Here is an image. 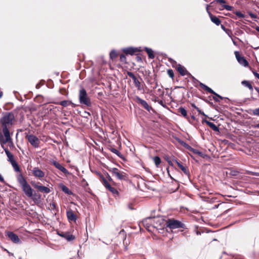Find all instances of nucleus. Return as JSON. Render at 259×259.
I'll return each mask as SVG.
<instances>
[{"instance_id": "nucleus-1", "label": "nucleus", "mask_w": 259, "mask_h": 259, "mask_svg": "<svg viewBox=\"0 0 259 259\" xmlns=\"http://www.w3.org/2000/svg\"><path fill=\"white\" fill-rule=\"evenodd\" d=\"M15 121L14 114L12 112L6 113L1 119V130L4 136H1L0 143L2 145L8 143L12 142L11 138L10 130L12 127ZM4 147L3 146H2Z\"/></svg>"}, {"instance_id": "nucleus-2", "label": "nucleus", "mask_w": 259, "mask_h": 259, "mask_svg": "<svg viewBox=\"0 0 259 259\" xmlns=\"http://www.w3.org/2000/svg\"><path fill=\"white\" fill-rule=\"evenodd\" d=\"M17 181L21 186L23 192L27 197L32 198L34 201L36 200V197H38L39 199L40 198L41 196L39 194L37 195L36 193H33V190L22 174L18 175Z\"/></svg>"}, {"instance_id": "nucleus-3", "label": "nucleus", "mask_w": 259, "mask_h": 259, "mask_svg": "<svg viewBox=\"0 0 259 259\" xmlns=\"http://www.w3.org/2000/svg\"><path fill=\"white\" fill-rule=\"evenodd\" d=\"M99 179L107 190L110 192L115 196H119L118 190L114 187L116 186V183L108 173H106V178L102 175H100Z\"/></svg>"}, {"instance_id": "nucleus-4", "label": "nucleus", "mask_w": 259, "mask_h": 259, "mask_svg": "<svg viewBox=\"0 0 259 259\" xmlns=\"http://www.w3.org/2000/svg\"><path fill=\"white\" fill-rule=\"evenodd\" d=\"M79 103L87 107H91L92 103L90 98L88 97L85 90L83 88L79 90Z\"/></svg>"}, {"instance_id": "nucleus-5", "label": "nucleus", "mask_w": 259, "mask_h": 259, "mask_svg": "<svg viewBox=\"0 0 259 259\" xmlns=\"http://www.w3.org/2000/svg\"><path fill=\"white\" fill-rule=\"evenodd\" d=\"M108 170L109 172L112 173L113 176H115L119 180L125 181H127L128 180L127 174L122 171H120L117 168H110L108 169Z\"/></svg>"}, {"instance_id": "nucleus-6", "label": "nucleus", "mask_w": 259, "mask_h": 259, "mask_svg": "<svg viewBox=\"0 0 259 259\" xmlns=\"http://www.w3.org/2000/svg\"><path fill=\"white\" fill-rule=\"evenodd\" d=\"M166 226L170 229H186V225L182 222L175 220L174 219H168L166 221Z\"/></svg>"}, {"instance_id": "nucleus-7", "label": "nucleus", "mask_w": 259, "mask_h": 259, "mask_svg": "<svg viewBox=\"0 0 259 259\" xmlns=\"http://www.w3.org/2000/svg\"><path fill=\"white\" fill-rule=\"evenodd\" d=\"M199 85L202 89L206 91L208 93L214 95V96L213 97V99L214 101L218 102H220V100L219 99H220L222 100L223 99V98L222 96H221L220 95H219V94L216 93L211 89H210L209 87H207L204 83H203L202 82H199Z\"/></svg>"}, {"instance_id": "nucleus-8", "label": "nucleus", "mask_w": 259, "mask_h": 259, "mask_svg": "<svg viewBox=\"0 0 259 259\" xmlns=\"http://www.w3.org/2000/svg\"><path fill=\"white\" fill-rule=\"evenodd\" d=\"M127 74L130 77L132 78L134 85L138 91H141L143 90V85L136 75L130 71H127Z\"/></svg>"}, {"instance_id": "nucleus-9", "label": "nucleus", "mask_w": 259, "mask_h": 259, "mask_svg": "<svg viewBox=\"0 0 259 259\" xmlns=\"http://www.w3.org/2000/svg\"><path fill=\"white\" fill-rule=\"evenodd\" d=\"M26 139L33 147L36 148L39 147L40 141L36 136L33 135H27Z\"/></svg>"}, {"instance_id": "nucleus-10", "label": "nucleus", "mask_w": 259, "mask_h": 259, "mask_svg": "<svg viewBox=\"0 0 259 259\" xmlns=\"http://www.w3.org/2000/svg\"><path fill=\"white\" fill-rule=\"evenodd\" d=\"M31 184L34 188L36 189L40 192L48 194L51 192V190L49 188L41 185L39 182L36 183L35 182H31Z\"/></svg>"}, {"instance_id": "nucleus-11", "label": "nucleus", "mask_w": 259, "mask_h": 259, "mask_svg": "<svg viewBox=\"0 0 259 259\" xmlns=\"http://www.w3.org/2000/svg\"><path fill=\"white\" fill-rule=\"evenodd\" d=\"M142 50L141 48L128 47L122 49L123 53L125 55H137L138 53Z\"/></svg>"}, {"instance_id": "nucleus-12", "label": "nucleus", "mask_w": 259, "mask_h": 259, "mask_svg": "<svg viewBox=\"0 0 259 259\" xmlns=\"http://www.w3.org/2000/svg\"><path fill=\"white\" fill-rule=\"evenodd\" d=\"M32 175L36 178L42 180L45 177L44 171L40 169L38 167H35L31 170Z\"/></svg>"}, {"instance_id": "nucleus-13", "label": "nucleus", "mask_w": 259, "mask_h": 259, "mask_svg": "<svg viewBox=\"0 0 259 259\" xmlns=\"http://www.w3.org/2000/svg\"><path fill=\"white\" fill-rule=\"evenodd\" d=\"M235 57L237 61L239 63L244 67H247L249 65V63L248 61L245 59V58L240 55V53L238 51H235L234 52Z\"/></svg>"}, {"instance_id": "nucleus-14", "label": "nucleus", "mask_w": 259, "mask_h": 259, "mask_svg": "<svg viewBox=\"0 0 259 259\" xmlns=\"http://www.w3.org/2000/svg\"><path fill=\"white\" fill-rule=\"evenodd\" d=\"M6 236H7L13 242L18 244L20 242L18 236L11 231H6Z\"/></svg>"}, {"instance_id": "nucleus-15", "label": "nucleus", "mask_w": 259, "mask_h": 259, "mask_svg": "<svg viewBox=\"0 0 259 259\" xmlns=\"http://www.w3.org/2000/svg\"><path fill=\"white\" fill-rule=\"evenodd\" d=\"M136 100L138 104H141V106L147 111H150V110H154L152 107L149 106L146 101L142 99L139 97H136Z\"/></svg>"}, {"instance_id": "nucleus-16", "label": "nucleus", "mask_w": 259, "mask_h": 259, "mask_svg": "<svg viewBox=\"0 0 259 259\" xmlns=\"http://www.w3.org/2000/svg\"><path fill=\"white\" fill-rule=\"evenodd\" d=\"M52 164L54 166H55L56 168L63 172L64 174L67 175L69 174L68 170L57 161H53L52 162Z\"/></svg>"}, {"instance_id": "nucleus-17", "label": "nucleus", "mask_w": 259, "mask_h": 259, "mask_svg": "<svg viewBox=\"0 0 259 259\" xmlns=\"http://www.w3.org/2000/svg\"><path fill=\"white\" fill-rule=\"evenodd\" d=\"M66 215L68 218V220L69 222H76L77 220L76 215L74 213L73 211L71 209L67 211Z\"/></svg>"}, {"instance_id": "nucleus-18", "label": "nucleus", "mask_w": 259, "mask_h": 259, "mask_svg": "<svg viewBox=\"0 0 259 259\" xmlns=\"http://www.w3.org/2000/svg\"><path fill=\"white\" fill-rule=\"evenodd\" d=\"M176 69L182 76L190 74L189 72L186 70V69L181 64H178L177 65Z\"/></svg>"}, {"instance_id": "nucleus-19", "label": "nucleus", "mask_w": 259, "mask_h": 259, "mask_svg": "<svg viewBox=\"0 0 259 259\" xmlns=\"http://www.w3.org/2000/svg\"><path fill=\"white\" fill-rule=\"evenodd\" d=\"M178 165L179 167L183 171V172L186 175H189L190 173L189 170L187 168L184 166L180 162H179L177 159L173 160Z\"/></svg>"}, {"instance_id": "nucleus-20", "label": "nucleus", "mask_w": 259, "mask_h": 259, "mask_svg": "<svg viewBox=\"0 0 259 259\" xmlns=\"http://www.w3.org/2000/svg\"><path fill=\"white\" fill-rule=\"evenodd\" d=\"M202 122V123H205L208 126H209L212 130L215 132H218L219 131V127L213 122L209 121L205 119H203Z\"/></svg>"}, {"instance_id": "nucleus-21", "label": "nucleus", "mask_w": 259, "mask_h": 259, "mask_svg": "<svg viewBox=\"0 0 259 259\" xmlns=\"http://www.w3.org/2000/svg\"><path fill=\"white\" fill-rule=\"evenodd\" d=\"M59 188L65 194L71 195L73 194V192L69 190V189L63 184H60L59 185Z\"/></svg>"}, {"instance_id": "nucleus-22", "label": "nucleus", "mask_w": 259, "mask_h": 259, "mask_svg": "<svg viewBox=\"0 0 259 259\" xmlns=\"http://www.w3.org/2000/svg\"><path fill=\"white\" fill-rule=\"evenodd\" d=\"M208 14L211 21L217 25L219 26L221 24V20L217 16L213 15L211 13L208 12Z\"/></svg>"}, {"instance_id": "nucleus-23", "label": "nucleus", "mask_w": 259, "mask_h": 259, "mask_svg": "<svg viewBox=\"0 0 259 259\" xmlns=\"http://www.w3.org/2000/svg\"><path fill=\"white\" fill-rule=\"evenodd\" d=\"M5 151L8 158V161L11 163L16 161V160L14 159V155L9 151L7 148L5 149Z\"/></svg>"}, {"instance_id": "nucleus-24", "label": "nucleus", "mask_w": 259, "mask_h": 259, "mask_svg": "<svg viewBox=\"0 0 259 259\" xmlns=\"http://www.w3.org/2000/svg\"><path fill=\"white\" fill-rule=\"evenodd\" d=\"M60 235L65 238L68 241H72L75 239L74 236L68 233H62Z\"/></svg>"}, {"instance_id": "nucleus-25", "label": "nucleus", "mask_w": 259, "mask_h": 259, "mask_svg": "<svg viewBox=\"0 0 259 259\" xmlns=\"http://www.w3.org/2000/svg\"><path fill=\"white\" fill-rule=\"evenodd\" d=\"M56 105H60L63 107H66L71 104V102L67 100H64L61 102H53Z\"/></svg>"}, {"instance_id": "nucleus-26", "label": "nucleus", "mask_w": 259, "mask_h": 259, "mask_svg": "<svg viewBox=\"0 0 259 259\" xmlns=\"http://www.w3.org/2000/svg\"><path fill=\"white\" fill-rule=\"evenodd\" d=\"M119 56V53L115 50H112L110 53V58L112 60L114 61Z\"/></svg>"}, {"instance_id": "nucleus-27", "label": "nucleus", "mask_w": 259, "mask_h": 259, "mask_svg": "<svg viewBox=\"0 0 259 259\" xmlns=\"http://www.w3.org/2000/svg\"><path fill=\"white\" fill-rule=\"evenodd\" d=\"M178 110L179 112L181 114V115L185 118H187L189 121V122H190V120L187 115V112L186 109L183 107H180Z\"/></svg>"}, {"instance_id": "nucleus-28", "label": "nucleus", "mask_w": 259, "mask_h": 259, "mask_svg": "<svg viewBox=\"0 0 259 259\" xmlns=\"http://www.w3.org/2000/svg\"><path fill=\"white\" fill-rule=\"evenodd\" d=\"M145 51L147 52L148 57L150 59H154L155 57V56L154 55L153 51L152 50V49L148 48H145Z\"/></svg>"}, {"instance_id": "nucleus-29", "label": "nucleus", "mask_w": 259, "mask_h": 259, "mask_svg": "<svg viewBox=\"0 0 259 259\" xmlns=\"http://www.w3.org/2000/svg\"><path fill=\"white\" fill-rule=\"evenodd\" d=\"M241 83L242 85L248 88L251 92L253 91V87L249 81L247 80H243L241 82Z\"/></svg>"}, {"instance_id": "nucleus-30", "label": "nucleus", "mask_w": 259, "mask_h": 259, "mask_svg": "<svg viewBox=\"0 0 259 259\" xmlns=\"http://www.w3.org/2000/svg\"><path fill=\"white\" fill-rule=\"evenodd\" d=\"M44 98L41 95H37L34 98V101L35 102H37V103H44Z\"/></svg>"}, {"instance_id": "nucleus-31", "label": "nucleus", "mask_w": 259, "mask_h": 259, "mask_svg": "<svg viewBox=\"0 0 259 259\" xmlns=\"http://www.w3.org/2000/svg\"><path fill=\"white\" fill-rule=\"evenodd\" d=\"M11 164L16 172H21V168H20L16 161L12 163Z\"/></svg>"}, {"instance_id": "nucleus-32", "label": "nucleus", "mask_w": 259, "mask_h": 259, "mask_svg": "<svg viewBox=\"0 0 259 259\" xmlns=\"http://www.w3.org/2000/svg\"><path fill=\"white\" fill-rule=\"evenodd\" d=\"M153 219V218H148L145 219L143 222L144 226L146 227L148 230L149 229V228L150 227V225L149 224V223L148 222V221H150V220H152Z\"/></svg>"}, {"instance_id": "nucleus-33", "label": "nucleus", "mask_w": 259, "mask_h": 259, "mask_svg": "<svg viewBox=\"0 0 259 259\" xmlns=\"http://www.w3.org/2000/svg\"><path fill=\"white\" fill-rule=\"evenodd\" d=\"M153 160L156 167H158L161 162L160 158L159 156H155L154 157Z\"/></svg>"}, {"instance_id": "nucleus-34", "label": "nucleus", "mask_w": 259, "mask_h": 259, "mask_svg": "<svg viewBox=\"0 0 259 259\" xmlns=\"http://www.w3.org/2000/svg\"><path fill=\"white\" fill-rule=\"evenodd\" d=\"M48 208L49 209L52 210H57V211H58V210L57 208V205H56V203L55 202H53L52 203H50L49 204V206L48 207Z\"/></svg>"}, {"instance_id": "nucleus-35", "label": "nucleus", "mask_w": 259, "mask_h": 259, "mask_svg": "<svg viewBox=\"0 0 259 259\" xmlns=\"http://www.w3.org/2000/svg\"><path fill=\"white\" fill-rule=\"evenodd\" d=\"M120 61L123 64H126V58L125 57V55L124 54H121L120 55Z\"/></svg>"}, {"instance_id": "nucleus-36", "label": "nucleus", "mask_w": 259, "mask_h": 259, "mask_svg": "<svg viewBox=\"0 0 259 259\" xmlns=\"http://www.w3.org/2000/svg\"><path fill=\"white\" fill-rule=\"evenodd\" d=\"M250 114L254 116H259V107L252 110Z\"/></svg>"}, {"instance_id": "nucleus-37", "label": "nucleus", "mask_w": 259, "mask_h": 259, "mask_svg": "<svg viewBox=\"0 0 259 259\" xmlns=\"http://www.w3.org/2000/svg\"><path fill=\"white\" fill-rule=\"evenodd\" d=\"M167 74L168 75V76L172 80H174V77H175V74H174V71L172 69H169L167 70Z\"/></svg>"}, {"instance_id": "nucleus-38", "label": "nucleus", "mask_w": 259, "mask_h": 259, "mask_svg": "<svg viewBox=\"0 0 259 259\" xmlns=\"http://www.w3.org/2000/svg\"><path fill=\"white\" fill-rule=\"evenodd\" d=\"M191 105L192 107L196 109L199 114L206 116L204 113L202 112L198 107H197L194 103H191Z\"/></svg>"}, {"instance_id": "nucleus-39", "label": "nucleus", "mask_w": 259, "mask_h": 259, "mask_svg": "<svg viewBox=\"0 0 259 259\" xmlns=\"http://www.w3.org/2000/svg\"><path fill=\"white\" fill-rule=\"evenodd\" d=\"M110 150L113 152V153L115 154L116 155H117V156H118L119 157H120V155H121V153L118 150H117L115 148H110Z\"/></svg>"}, {"instance_id": "nucleus-40", "label": "nucleus", "mask_w": 259, "mask_h": 259, "mask_svg": "<svg viewBox=\"0 0 259 259\" xmlns=\"http://www.w3.org/2000/svg\"><path fill=\"white\" fill-rule=\"evenodd\" d=\"M222 7L223 8V9H226L228 11H232L233 8V7L227 5H223Z\"/></svg>"}, {"instance_id": "nucleus-41", "label": "nucleus", "mask_w": 259, "mask_h": 259, "mask_svg": "<svg viewBox=\"0 0 259 259\" xmlns=\"http://www.w3.org/2000/svg\"><path fill=\"white\" fill-rule=\"evenodd\" d=\"M235 14L238 16L239 18H243L244 17V15L241 12L239 11H236L235 12Z\"/></svg>"}, {"instance_id": "nucleus-42", "label": "nucleus", "mask_w": 259, "mask_h": 259, "mask_svg": "<svg viewBox=\"0 0 259 259\" xmlns=\"http://www.w3.org/2000/svg\"><path fill=\"white\" fill-rule=\"evenodd\" d=\"M225 31L228 34V35L230 37L232 38L233 34H232V31L230 29H225Z\"/></svg>"}, {"instance_id": "nucleus-43", "label": "nucleus", "mask_w": 259, "mask_h": 259, "mask_svg": "<svg viewBox=\"0 0 259 259\" xmlns=\"http://www.w3.org/2000/svg\"><path fill=\"white\" fill-rule=\"evenodd\" d=\"M59 92L62 95H67V92L65 89H61L59 90Z\"/></svg>"}, {"instance_id": "nucleus-44", "label": "nucleus", "mask_w": 259, "mask_h": 259, "mask_svg": "<svg viewBox=\"0 0 259 259\" xmlns=\"http://www.w3.org/2000/svg\"><path fill=\"white\" fill-rule=\"evenodd\" d=\"M248 15L252 19H256L257 18L256 15L252 13V12H249Z\"/></svg>"}, {"instance_id": "nucleus-45", "label": "nucleus", "mask_w": 259, "mask_h": 259, "mask_svg": "<svg viewBox=\"0 0 259 259\" xmlns=\"http://www.w3.org/2000/svg\"><path fill=\"white\" fill-rule=\"evenodd\" d=\"M157 92H159V96L162 97L163 96V95H164V91L162 89H159L157 90Z\"/></svg>"}, {"instance_id": "nucleus-46", "label": "nucleus", "mask_w": 259, "mask_h": 259, "mask_svg": "<svg viewBox=\"0 0 259 259\" xmlns=\"http://www.w3.org/2000/svg\"><path fill=\"white\" fill-rule=\"evenodd\" d=\"M215 2L217 3H220V4H225L226 3V0H215Z\"/></svg>"}, {"instance_id": "nucleus-47", "label": "nucleus", "mask_w": 259, "mask_h": 259, "mask_svg": "<svg viewBox=\"0 0 259 259\" xmlns=\"http://www.w3.org/2000/svg\"><path fill=\"white\" fill-rule=\"evenodd\" d=\"M152 100L154 102H157L159 100V98L156 97V96H154L152 99Z\"/></svg>"}, {"instance_id": "nucleus-48", "label": "nucleus", "mask_w": 259, "mask_h": 259, "mask_svg": "<svg viewBox=\"0 0 259 259\" xmlns=\"http://www.w3.org/2000/svg\"><path fill=\"white\" fill-rule=\"evenodd\" d=\"M167 162H168V164L170 166H173L174 164L171 160H170L169 159L167 158L166 159Z\"/></svg>"}, {"instance_id": "nucleus-49", "label": "nucleus", "mask_w": 259, "mask_h": 259, "mask_svg": "<svg viewBox=\"0 0 259 259\" xmlns=\"http://www.w3.org/2000/svg\"><path fill=\"white\" fill-rule=\"evenodd\" d=\"M254 75L258 79H259V73H257L256 72H255V71H252Z\"/></svg>"}, {"instance_id": "nucleus-50", "label": "nucleus", "mask_w": 259, "mask_h": 259, "mask_svg": "<svg viewBox=\"0 0 259 259\" xmlns=\"http://www.w3.org/2000/svg\"><path fill=\"white\" fill-rule=\"evenodd\" d=\"M160 105H161L163 107H165V105L163 103V102L162 101V100H158V101L157 102Z\"/></svg>"}, {"instance_id": "nucleus-51", "label": "nucleus", "mask_w": 259, "mask_h": 259, "mask_svg": "<svg viewBox=\"0 0 259 259\" xmlns=\"http://www.w3.org/2000/svg\"><path fill=\"white\" fill-rule=\"evenodd\" d=\"M193 152L194 153L198 154L199 155L201 154V153L197 150L193 149Z\"/></svg>"}, {"instance_id": "nucleus-52", "label": "nucleus", "mask_w": 259, "mask_h": 259, "mask_svg": "<svg viewBox=\"0 0 259 259\" xmlns=\"http://www.w3.org/2000/svg\"><path fill=\"white\" fill-rule=\"evenodd\" d=\"M0 182H4V179L1 175H0Z\"/></svg>"}, {"instance_id": "nucleus-53", "label": "nucleus", "mask_w": 259, "mask_h": 259, "mask_svg": "<svg viewBox=\"0 0 259 259\" xmlns=\"http://www.w3.org/2000/svg\"><path fill=\"white\" fill-rule=\"evenodd\" d=\"M137 59L138 61H142V59H141V58L140 57L137 56Z\"/></svg>"}, {"instance_id": "nucleus-54", "label": "nucleus", "mask_w": 259, "mask_h": 259, "mask_svg": "<svg viewBox=\"0 0 259 259\" xmlns=\"http://www.w3.org/2000/svg\"><path fill=\"white\" fill-rule=\"evenodd\" d=\"M254 89L256 91V92L259 94V88L258 87H255Z\"/></svg>"}, {"instance_id": "nucleus-55", "label": "nucleus", "mask_w": 259, "mask_h": 259, "mask_svg": "<svg viewBox=\"0 0 259 259\" xmlns=\"http://www.w3.org/2000/svg\"><path fill=\"white\" fill-rule=\"evenodd\" d=\"M191 118L193 120H194L195 119V117L194 115H191Z\"/></svg>"}, {"instance_id": "nucleus-56", "label": "nucleus", "mask_w": 259, "mask_h": 259, "mask_svg": "<svg viewBox=\"0 0 259 259\" xmlns=\"http://www.w3.org/2000/svg\"><path fill=\"white\" fill-rule=\"evenodd\" d=\"M255 30L257 31V32H259V26H256V28H255Z\"/></svg>"}, {"instance_id": "nucleus-57", "label": "nucleus", "mask_w": 259, "mask_h": 259, "mask_svg": "<svg viewBox=\"0 0 259 259\" xmlns=\"http://www.w3.org/2000/svg\"><path fill=\"white\" fill-rule=\"evenodd\" d=\"M3 96V92L0 91V98H1Z\"/></svg>"}, {"instance_id": "nucleus-58", "label": "nucleus", "mask_w": 259, "mask_h": 259, "mask_svg": "<svg viewBox=\"0 0 259 259\" xmlns=\"http://www.w3.org/2000/svg\"><path fill=\"white\" fill-rule=\"evenodd\" d=\"M222 29L225 31V29H227L223 25H222Z\"/></svg>"}, {"instance_id": "nucleus-59", "label": "nucleus", "mask_w": 259, "mask_h": 259, "mask_svg": "<svg viewBox=\"0 0 259 259\" xmlns=\"http://www.w3.org/2000/svg\"><path fill=\"white\" fill-rule=\"evenodd\" d=\"M255 127L259 128V123L255 125Z\"/></svg>"}, {"instance_id": "nucleus-60", "label": "nucleus", "mask_w": 259, "mask_h": 259, "mask_svg": "<svg viewBox=\"0 0 259 259\" xmlns=\"http://www.w3.org/2000/svg\"><path fill=\"white\" fill-rule=\"evenodd\" d=\"M232 40H233V44H234L235 45H236V42H235L234 40H233V38H232Z\"/></svg>"}, {"instance_id": "nucleus-61", "label": "nucleus", "mask_w": 259, "mask_h": 259, "mask_svg": "<svg viewBox=\"0 0 259 259\" xmlns=\"http://www.w3.org/2000/svg\"><path fill=\"white\" fill-rule=\"evenodd\" d=\"M36 88L37 89H38V88H39V84H36Z\"/></svg>"}, {"instance_id": "nucleus-62", "label": "nucleus", "mask_w": 259, "mask_h": 259, "mask_svg": "<svg viewBox=\"0 0 259 259\" xmlns=\"http://www.w3.org/2000/svg\"><path fill=\"white\" fill-rule=\"evenodd\" d=\"M139 78L141 80H142V78L140 77V76H138Z\"/></svg>"}, {"instance_id": "nucleus-63", "label": "nucleus", "mask_w": 259, "mask_h": 259, "mask_svg": "<svg viewBox=\"0 0 259 259\" xmlns=\"http://www.w3.org/2000/svg\"><path fill=\"white\" fill-rule=\"evenodd\" d=\"M228 210H225V211L224 212V213H226L227 211H228Z\"/></svg>"}, {"instance_id": "nucleus-64", "label": "nucleus", "mask_w": 259, "mask_h": 259, "mask_svg": "<svg viewBox=\"0 0 259 259\" xmlns=\"http://www.w3.org/2000/svg\"><path fill=\"white\" fill-rule=\"evenodd\" d=\"M258 48H259V47Z\"/></svg>"}]
</instances>
